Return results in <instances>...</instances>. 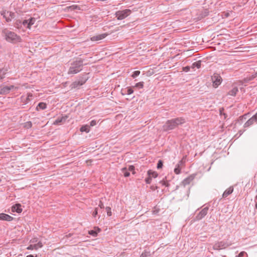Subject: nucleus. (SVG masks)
I'll use <instances>...</instances> for the list:
<instances>
[{
    "instance_id": "obj_14",
    "label": "nucleus",
    "mask_w": 257,
    "mask_h": 257,
    "mask_svg": "<svg viewBox=\"0 0 257 257\" xmlns=\"http://www.w3.org/2000/svg\"><path fill=\"white\" fill-rule=\"evenodd\" d=\"M194 176L193 175H191L183 180L182 182V184L184 186L189 185L194 180Z\"/></svg>"
},
{
    "instance_id": "obj_10",
    "label": "nucleus",
    "mask_w": 257,
    "mask_h": 257,
    "mask_svg": "<svg viewBox=\"0 0 257 257\" xmlns=\"http://www.w3.org/2000/svg\"><path fill=\"white\" fill-rule=\"evenodd\" d=\"M43 246L42 242L39 241L37 243L30 244L27 247V249L28 250H37L38 248L42 247Z\"/></svg>"
},
{
    "instance_id": "obj_54",
    "label": "nucleus",
    "mask_w": 257,
    "mask_h": 257,
    "mask_svg": "<svg viewBox=\"0 0 257 257\" xmlns=\"http://www.w3.org/2000/svg\"><path fill=\"white\" fill-rule=\"evenodd\" d=\"M26 257H35V256L32 254H30V255H28Z\"/></svg>"
},
{
    "instance_id": "obj_35",
    "label": "nucleus",
    "mask_w": 257,
    "mask_h": 257,
    "mask_svg": "<svg viewBox=\"0 0 257 257\" xmlns=\"http://www.w3.org/2000/svg\"><path fill=\"white\" fill-rule=\"evenodd\" d=\"M141 72L139 70L134 71L131 75V77L133 78H136L140 74Z\"/></svg>"
},
{
    "instance_id": "obj_30",
    "label": "nucleus",
    "mask_w": 257,
    "mask_h": 257,
    "mask_svg": "<svg viewBox=\"0 0 257 257\" xmlns=\"http://www.w3.org/2000/svg\"><path fill=\"white\" fill-rule=\"evenodd\" d=\"M182 169V167L180 166H178L177 165L176 166L175 168L174 169V173L178 175L179 174L181 173V170Z\"/></svg>"
},
{
    "instance_id": "obj_39",
    "label": "nucleus",
    "mask_w": 257,
    "mask_h": 257,
    "mask_svg": "<svg viewBox=\"0 0 257 257\" xmlns=\"http://www.w3.org/2000/svg\"><path fill=\"white\" fill-rule=\"evenodd\" d=\"M237 257H247V254L245 251H241L238 254Z\"/></svg>"
},
{
    "instance_id": "obj_53",
    "label": "nucleus",
    "mask_w": 257,
    "mask_h": 257,
    "mask_svg": "<svg viewBox=\"0 0 257 257\" xmlns=\"http://www.w3.org/2000/svg\"><path fill=\"white\" fill-rule=\"evenodd\" d=\"M244 131H245V130H243V131H242V130H240V131L238 132V133L239 134V136H241V135L243 134V133Z\"/></svg>"
},
{
    "instance_id": "obj_12",
    "label": "nucleus",
    "mask_w": 257,
    "mask_h": 257,
    "mask_svg": "<svg viewBox=\"0 0 257 257\" xmlns=\"http://www.w3.org/2000/svg\"><path fill=\"white\" fill-rule=\"evenodd\" d=\"M68 116L65 115L60 117L57 118L55 121L53 122L54 125H61L65 122L67 119Z\"/></svg>"
},
{
    "instance_id": "obj_8",
    "label": "nucleus",
    "mask_w": 257,
    "mask_h": 257,
    "mask_svg": "<svg viewBox=\"0 0 257 257\" xmlns=\"http://www.w3.org/2000/svg\"><path fill=\"white\" fill-rule=\"evenodd\" d=\"M209 207H205L201 210L195 216L194 219L195 220H200L204 218L207 214Z\"/></svg>"
},
{
    "instance_id": "obj_25",
    "label": "nucleus",
    "mask_w": 257,
    "mask_h": 257,
    "mask_svg": "<svg viewBox=\"0 0 257 257\" xmlns=\"http://www.w3.org/2000/svg\"><path fill=\"white\" fill-rule=\"evenodd\" d=\"M47 107V104L44 103V102H40L37 107V109H38V108L40 109H42V110H44L45 109H46Z\"/></svg>"
},
{
    "instance_id": "obj_26",
    "label": "nucleus",
    "mask_w": 257,
    "mask_h": 257,
    "mask_svg": "<svg viewBox=\"0 0 257 257\" xmlns=\"http://www.w3.org/2000/svg\"><path fill=\"white\" fill-rule=\"evenodd\" d=\"M186 156H184L183 158L178 162L177 164V165L179 166H180L182 167L183 166H184L185 162H186Z\"/></svg>"
},
{
    "instance_id": "obj_22",
    "label": "nucleus",
    "mask_w": 257,
    "mask_h": 257,
    "mask_svg": "<svg viewBox=\"0 0 257 257\" xmlns=\"http://www.w3.org/2000/svg\"><path fill=\"white\" fill-rule=\"evenodd\" d=\"M105 37V34L99 35L97 36L92 37L91 38V40L92 41L100 40H101V39H103V38H104Z\"/></svg>"
},
{
    "instance_id": "obj_32",
    "label": "nucleus",
    "mask_w": 257,
    "mask_h": 257,
    "mask_svg": "<svg viewBox=\"0 0 257 257\" xmlns=\"http://www.w3.org/2000/svg\"><path fill=\"white\" fill-rule=\"evenodd\" d=\"M224 108L222 107V108H220V109H219L220 115L221 116H223L224 119H226V117H227V115L224 112Z\"/></svg>"
},
{
    "instance_id": "obj_50",
    "label": "nucleus",
    "mask_w": 257,
    "mask_h": 257,
    "mask_svg": "<svg viewBox=\"0 0 257 257\" xmlns=\"http://www.w3.org/2000/svg\"><path fill=\"white\" fill-rule=\"evenodd\" d=\"M150 188L152 190L155 191V190L158 189V187L157 186L152 185L150 187Z\"/></svg>"
},
{
    "instance_id": "obj_40",
    "label": "nucleus",
    "mask_w": 257,
    "mask_h": 257,
    "mask_svg": "<svg viewBox=\"0 0 257 257\" xmlns=\"http://www.w3.org/2000/svg\"><path fill=\"white\" fill-rule=\"evenodd\" d=\"M134 92V90L133 89V88L132 87H127V90H126V94L127 95H130L132 93H133Z\"/></svg>"
},
{
    "instance_id": "obj_48",
    "label": "nucleus",
    "mask_w": 257,
    "mask_h": 257,
    "mask_svg": "<svg viewBox=\"0 0 257 257\" xmlns=\"http://www.w3.org/2000/svg\"><path fill=\"white\" fill-rule=\"evenodd\" d=\"M190 67L188 66L183 68V70L185 72H188L190 70Z\"/></svg>"
},
{
    "instance_id": "obj_2",
    "label": "nucleus",
    "mask_w": 257,
    "mask_h": 257,
    "mask_svg": "<svg viewBox=\"0 0 257 257\" xmlns=\"http://www.w3.org/2000/svg\"><path fill=\"white\" fill-rule=\"evenodd\" d=\"M2 34L5 39L8 42L17 43L22 41L21 37L19 35L7 28L4 29Z\"/></svg>"
},
{
    "instance_id": "obj_16",
    "label": "nucleus",
    "mask_w": 257,
    "mask_h": 257,
    "mask_svg": "<svg viewBox=\"0 0 257 257\" xmlns=\"http://www.w3.org/2000/svg\"><path fill=\"white\" fill-rule=\"evenodd\" d=\"M32 97H33L32 93H28L27 94V97H26L24 96H22L21 99H22V101H23L25 104H27V103H28L30 101V98H31Z\"/></svg>"
},
{
    "instance_id": "obj_45",
    "label": "nucleus",
    "mask_w": 257,
    "mask_h": 257,
    "mask_svg": "<svg viewBox=\"0 0 257 257\" xmlns=\"http://www.w3.org/2000/svg\"><path fill=\"white\" fill-rule=\"evenodd\" d=\"M37 242H38L37 238H33L30 240V242L33 244L37 243H38Z\"/></svg>"
},
{
    "instance_id": "obj_11",
    "label": "nucleus",
    "mask_w": 257,
    "mask_h": 257,
    "mask_svg": "<svg viewBox=\"0 0 257 257\" xmlns=\"http://www.w3.org/2000/svg\"><path fill=\"white\" fill-rule=\"evenodd\" d=\"M254 123H257V120L256 118L252 116L250 118H249L243 125V127L244 128L248 127L253 125Z\"/></svg>"
},
{
    "instance_id": "obj_29",
    "label": "nucleus",
    "mask_w": 257,
    "mask_h": 257,
    "mask_svg": "<svg viewBox=\"0 0 257 257\" xmlns=\"http://www.w3.org/2000/svg\"><path fill=\"white\" fill-rule=\"evenodd\" d=\"M29 21V24H28V29H30L32 25H33L35 22V19L34 18H31L29 20H28Z\"/></svg>"
},
{
    "instance_id": "obj_1",
    "label": "nucleus",
    "mask_w": 257,
    "mask_h": 257,
    "mask_svg": "<svg viewBox=\"0 0 257 257\" xmlns=\"http://www.w3.org/2000/svg\"><path fill=\"white\" fill-rule=\"evenodd\" d=\"M186 122L185 119L183 117H179L168 120L163 125V130L167 132L177 127L179 125L182 124Z\"/></svg>"
},
{
    "instance_id": "obj_41",
    "label": "nucleus",
    "mask_w": 257,
    "mask_h": 257,
    "mask_svg": "<svg viewBox=\"0 0 257 257\" xmlns=\"http://www.w3.org/2000/svg\"><path fill=\"white\" fill-rule=\"evenodd\" d=\"M163 166V162L162 160H160L157 164V168L158 169H161Z\"/></svg>"
},
{
    "instance_id": "obj_21",
    "label": "nucleus",
    "mask_w": 257,
    "mask_h": 257,
    "mask_svg": "<svg viewBox=\"0 0 257 257\" xmlns=\"http://www.w3.org/2000/svg\"><path fill=\"white\" fill-rule=\"evenodd\" d=\"M238 91V88L236 87H233L231 90L229 91L228 94L231 96H235L237 92Z\"/></svg>"
},
{
    "instance_id": "obj_5",
    "label": "nucleus",
    "mask_w": 257,
    "mask_h": 257,
    "mask_svg": "<svg viewBox=\"0 0 257 257\" xmlns=\"http://www.w3.org/2000/svg\"><path fill=\"white\" fill-rule=\"evenodd\" d=\"M14 88L18 89V87H15L14 85H13L10 86L1 85L0 86V94H7L10 93L11 90Z\"/></svg>"
},
{
    "instance_id": "obj_17",
    "label": "nucleus",
    "mask_w": 257,
    "mask_h": 257,
    "mask_svg": "<svg viewBox=\"0 0 257 257\" xmlns=\"http://www.w3.org/2000/svg\"><path fill=\"white\" fill-rule=\"evenodd\" d=\"M12 211L17 213H21L22 211L21 205L20 204H16L12 207Z\"/></svg>"
},
{
    "instance_id": "obj_31",
    "label": "nucleus",
    "mask_w": 257,
    "mask_h": 257,
    "mask_svg": "<svg viewBox=\"0 0 257 257\" xmlns=\"http://www.w3.org/2000/svg\"><path fill=\"white\" fill-rule=\"evenodd\" d=\"M160 183L162 184V185L165 186L166 187H169V186L168 181L166 180V177H165V178L163 179L162 181H161Z\"/></svg>"
},
{
    "instance_id": "obj_55",
    "label": "nucleus",
    "mask_w": 257,
    "mask_h": 257,
    "mask_svg": "<svg viewBox=\"0 0 257 257\" xmlns=\"http://www.w3.org/2000/svg\"><path fill=\"white\" fill-rule=\"evenodd\" d=\"M254 77H255V76H252V77L251 78H249V79H248V80H252V79H253Z\"/></svg>"
},
{
    "instance_id": "obj_36",
    "label": "nucleus",
    "mask_w": 257,
    "mask_h": 257,
    "mask_svg": "<svg viewBox=\"0 0 257 257\" xmlns=\"http://www.w3.org/2000/svg\"><path fill=\"white\" fill-rule=\"evenodd\" d=\"M68 8L70 9L71 10H81L79 6H78L77 5H72V6L68 7Z\"/></svg>"
},
{
    "instance_id": "obj_33",
    "label": "nucleus",
    "mask_w": 257,
    "mask_h": 257,
    "mask_svg": "<svg viewBox=\"0 0 257 257\" xmlns=\"http://www.w3.org/2000/svg\"><path fill=\"white\" fill-rule=\"evenodd\" d=\"M32 126V123L30 121L26 122L24 123V127L26 128H30Z\"/></svg>"
},
{
    "instance_id": "obj_46",
    "label": "nucleus",
    "mask_w": 257,
    "mask_h": 257,
    "mask_svg": "<svg viewBox=\"0 0 257 257\" xmlns=\"http://www.w3.org/2000/svg\"><path fill=\"white\" fill-rule=\"evenodd\" d=\"M97 123L96 120H92L90 122V126H93L95 125Z\"/></svg>"
},
{
    "instance_id": "obj_42",
    "label": "nucleus",
    "mask_w": 257,
    "mask_h": 257,
    "mask_svg": "<svg viewBox=\"0 0 257 257\" xmlns=\"http://www.w3.org/2000/svg\"><path fill=\"white\" fill-rule=\"evenodd\" d=\"M106 211L107 212V214L108 216H110L112 215L111 208L110 207H106L105 208Z\"/></svg>"
},
{
    "instance_id": "obj_38",
    "label": "nucleus",
    "mask_w": 257,
    "mask_h": 257,
    "mask_svg": "<svg viewBox=\"0 0 257 257\" xmlns=\"http://www.w3.org/2000/svg\"><path fill=\"white\" fill-rule=\"evenodd\" d=\"M6 74V72L3 69H0V81L2 80Z\"/></svg>"
},
{
    "instance_id": "obj_4",
    "label": "nucleus",
    "mask_w": 257,
    "mask_h": 257,
    "mask_svg": "<svg viewBox=\"0 0 257 257\" xmlns=\"http://www.w3.org/2000/svg\"><path fill=\"white\" fill-rule=\"evenodd\" d=\"M131 13V11L129 9H125L122 11H118L115 13V16L118 20H122Z\"/></svg>"
},
{
    "instance_id": "obj_44",
    "label": "nucleus",
    "mask_w": 257,
    "mask_h": 257,
    "mask_svg": "<svg viewBox=\"0 0 257 257\" xmlns=\"http://www.w3.org/2000/svg\"><path fill=\"white\" fill-rule=\"evenodd\" d=\"M145 182L147 184H150L152 182L151 177L148 176V177L145 179Z\"/></svg>"
},
{
    "instance_id": "obj_19",
    "label": "nucleus",
    "mask_w": 257,
    "mask_h": 257,
    "mask_svg": "<svg viewBox=\"0 0 257 257\" xmlns=\"http://www.w3.org/2000/svg\"><path fill=\"white\" fill-rule=\"evenodd\" d=\"M95 230H91L89 231V234L93 236H96L98 233L101 231V229L97 227L94 228Z\"/></svg>"
},
{
    "instance_id": "obj_51",
    "label": "nucleus",
    "mask_w": 257,
    "mask_h": 257,
    "mask_svg": "<svg viewBox=\"0 0 257 257\" xmlns=\"http://www.w3.org/2000/svg\"><path fill=\"white\" fill-rule=\"evenodd\" d=\"M16 24L17 27L18 28L19 26L21 25L22 24V22L21 21L18 20V21H17Z\"/></svg>"
},
{
    "instance_id": "obj_49",
    "label": "nucleus",
    "mask_w": 257,
    "mask_h": 257,
    "mask_svg": "<svg viewBox=\"0 0 257 257\" xmlns=\"http://www.w3.org/2000/svg\"><path fill=\"white\" fill-rule=\"evenodd\" d=\"M135 170V167L134 166H130L127 170L130 171H133Z\"/></svg>"
},
{
    "instance_id": "obj_24",
    "label": "nucleus",
    "mask_w": 257,
    "mask_h": 257,
    "mask_svg": "<svg viewBox=\"0 0 257 257\" xmlns=\"http://www.w3.org/2000/svg\"><path fill=\"white\" fill-rule=\"evenodd\" d=\"M201 61H198L197 62H194L191 66V68L192 69L195 68V67L197 68H200L201 67Z\"/></svg>"
},
{
    "instance_id": "obj_28",
    "label": "nucleus",
    "mask_w": 257,
    "mask_h": 257,
    "mask_svg": "<svg viewBox=\"0 0 257 257\" xmlns=\"http://www.w3.org/2000/svg\"><path fill=\"white\" fill-rule=\"evenodd\" d=\"M144 86V82L142 81V82H139L138 83H137L135 86H134V87H136L138 89H141V88H143Z\"/></svg>"
},
{
    "instance_id": "obj_56",
    "label": "nucleus",
    "mask_w": 257,
    "mask_h": 257,
    "mask_svg": "<svg viewBox=\"0 0 257 257\" xmlns=\"http://www.w3.org/2000/svg\"><path fill=\"white\" fill-rule=\"evenodd\" d=\"M243 116H240V118H243Z\"/></svg>"
},
{
    "instance_id": "obj_13",
    "label": "nucleus",
    "mask_w": 257,
    "mask_h": 257,
    "mask_svg": "<svg viewBox=\"0 0 257 257\" xmlns=\"http://www.w3.org/2000/svg\"><path fill=\"white\" fill-rule=\"evenodd\" d=\"M13 219V217L8 214L5 213L0 214V220L10 221H12Z\"/></svg>"
},
{
    "instance_id": "obj_27",
    "label": "nucleus",
    "mask_w": 257,
    "mask_h": 257,
    "mask_svg": "<svg viewBox=\"0 0 257 257\" xmlns=\"http://www.w3.org/2000/svg\"><path fill=\"white\" fill-rule=\"evenodd\" d=\"M121 172L123 173V175L124 177H128L130 175L129 171L127 170V169L126 168H123L121 169Z\"/></svg>"
},
{
    "instance_id": "obj_23",
    "label": "nucleus",
    "mask_w": 257,
    "mask_h": 257,
    "mask_svg": "<svg viewBox=\"0 0 257 257\" xmlns=\"http://www.w3.org/2000/svg\"><path fill=\"white\" fill-rule=\"evenodd\" d=\"M81 132L89 133L90 131V126L88 125H84L81 127L80 129Z\"/></svg>"
},
{
    "instance_id": "obj_34",
    "label": "nucleus",
    "mask_w": 257,
    "mask_h": 257,
    "mask_svg": "<svg viewBox=\"0 0 257 257\" xmlns=\"http://www.w3.org/2000/svg\"><path fill=\"white\" fill-rule=\"evenodd\" d=\"M140 257H152L150 252L145 251L141 255Z\"/></svg>"
},
{
    "instance_id": "obj_43",
    "label": "nucleus",
    "mask_w": 257,
    "mask_h": 257,
    "mask_svg": "<svg viewBox=\"0 0 257 257\" xmlns=\"http://www.w3.org/2000/svg\"><path fill=\"white\" fill-rule=\"evenodd\" d=\"M22 24L23 25V26L27 28H28V24H29V21L28 20H25L22 22Z\"/></svg>"
},
{
    "instance_id": "obj_47",
    "label": "nucleus",
    "mask_w": 257,
    "mask_h": 257,
    "mask_svg": "<svg viewBox=\"0 0 257 257\" xmlns=\"http://www.w3.org/2000/svg\"><path fill=\"white\" fill-rule=\"evenodd\" d=\"M98 208L99 207L100 209H103L104 208L103 203L101 201H99V204H98Z\"/></svg>"
},
{
    "instance_id": "obj_9",
    "label": "nucleus",
    "mask_w": 257,
    "mask_h": 257,
    "mask_svg": "<svg viewBox=\"0 0 257 257\" xmlns=\"http://www.w3.org/2000/svg\"><path fill=\"white\" fill-rule=\"evenodd\" d=\"M229 245L224 241H218L214 243L213 248L215 250H220L227 247Z\"/></svg>"
},
{
    "instance_id": "obj_18",
    "label": "nucleus",
    "mask_w": 257,
    "mask_h": 257,
    "mask_svg": "<svg viewBox=\"0 0 257 257\" xmlns=\"http://www.w3.org/2000/svg\"><path fill=\"white\" fill-rule=\"evenodd\" d=\"M86 82V80H78L74 82L72 85L73 88H77L79 86H81L84 84Z\"/></svg>"
},
{
    "instance_id": "obj_7",
    "label": "nucleus",
    "mask_w": 257,
    "mask_h": 257,
    "mask_svg": "<svg viewBox=\"0 0 257 257\" xmlns=\"http://www.w3.org/2000/svg\"><path fill=\"white\" fill-rule=\"evenodd\" d=\"M211 79L213 82L214 87H217L222 82V79L220 75L218 73H214L211 76Z\"/></svg>"
},
{
    "instance_id": "obj_6",
    "label": "nucleus",
    "mask_w": 257,
    "mask_h": 257,
    "mask_svg": "<svg viewBox=\"0 0 257 257\" xmlns=\"http://www.w3.org/2000/svg\"><path fill=\"white\" fill-rule=\"evenodd\" d=\"M1 14L3 16V18L6 19V21L7 22H11L12 20L14 18L15 16L14 13L6 10L2 11L1 12Z\"/></svg>"
},
{
    "instance_id": "obj_20",
    "label": "nucleus",
    "mask_w": 257,
    "mask_h": 257,
    "mask_svg": "<svg viewBox=\"0 0 257 257\" xmlns=\"http://www.w3.org/2000/svg\"><path fill=\"white\" fill-rule=\"evenodd\" d=\"M147 173H148V176H150L151 177V178H155L157 177V176H158V174L157 173V172L152 171L151 170H149L148 171Z\"/></svg>"
},
{
    "instance_id": "obj_37",
    "label": "nucleus",
    "mask_w": 257,
    "mask_h": 257,
    "mask_svg": "<svg viewBox=\"0 0 257 257\" xmlns=\"http://www.w3.org/2000/svg\"><path fill=\"white\" fill-rule=\"evenodd\" d=\"M98 210H99V209H98V207H96L94 210V211L92 213V216L94 217V218H96V216L98 215Z\"/></svg>"
},
{
    "instance_id": "obj_15",
    "label": "nucleus",
    "mask_w": 257,
    "mask_h": 257,
    "mask_svg": "<svg viewBox=\"0 0 257 257\" xmlns=\"http://www.w3.org/2000/svg\"><path fill=\"white\" fill-rule=\"evenodd\" d=\"M233 191V188L232 186L229 187L226 190H225L222 194L223 198L227 197L229 195L231 194Z\"/></svg>"
},
{
    "instance_id": "obj_3",
    "label": "nucleus",
    "mask_w": 257,
    "mask_h": 257,
    "mask_svg": "<svg viewBox=\"0 0 257 257\" xmlns=\"http://www.w3.org/2000/svg\"><path fill=\"white\" fill-rule=\"evenodd\" d=\"M83 60L79 59L71 63V66L69 68L68 74H75L80 72L82 70Z\"/></svg>"
},
{
    "instance_id": "obj_52",
    "label": "nucleus",
    "mask_w": 257,
    "mask_h": 257,
    "mask_svg": "<svg viewBox=\"0 0 257 257\" xmlns=\"http://www.w3.org/2000/svg\"><path fill=\"white\" fill-rule=\"evenodd\" d=\"M255 207L257 209V195L255 196Z\"/></svg>"
}]
</instances>
